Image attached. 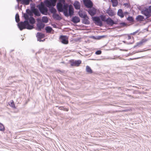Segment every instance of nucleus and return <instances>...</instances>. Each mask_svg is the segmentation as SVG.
<instances>
[{"label":"nucleus","instance_id":"f704fd0d","mask_svg":"<svg viewBox=\"0 0 151 151\" xmlns=\"http://www.w3.org/2000/svg\"><path fill=\"white\" fill-rule=\"evenodd\" d=\"M59 109L60 110H63L66 111H68V109L64 108L63 107H60L59 108Z\"/></svg>","mask_w":151,"mask_h":151},{"label":"nucleus","instance_id":"7ed1b4c3","mask_svg":"<svg viewBox=\"0 0 151 151\" xmlns=\"http://www.w3.org/2000/svg\"><path fill=\"white\" fill-rule=\"evenodd\" d=\"M57 0H46L45 3L47 7H50L52 6H55Z\"/></svg>","mask_w":151,"mask_h":151},{"label":"nucleus","instance_id":"2eb2a0df","mask_svg":"<svg viewBox=\"0 0 151 151\" xmlns=\"http://www.w3.org/2000/svg\"><path fill=\"white\" fill-rule=\"evenodd\" d=\"M75 9H79L81 7V4L78 1H75L73 4Z\"/></svg>","mask_w":151,"mask_h":151},{"label":"nucleus","instance_id":"f03ea898","mask_svg":"<svg viewBox=\"0 0 151 151\" xmlns=\"http://www.w3.org/2000/svg\"><path fill=\"white\" fill-rule=\"evenodd\" d=\"M18 26L21 30L26 28L28 29H31L33 28V26L29 24L27 21H25L24 22H22L19 23Z\"/></svg>","mask_w":151,"mask_h":151},{"label":"nucleus","instance_id":"0eeeda50","mask_svg":"<svg viewBox=\"0 0 151 151\" xmlns=\"http://www.w3.org/2000/svg\"><path fill=\"white\" fill-rule=\"evenodd\" d=\"M93 20L95 22L97 25L101 26L102 23L100 18L98 17H94L92 18Z\"/></svg>","mask_w":151,"mask_h":151},{"label":"nucleus","instance_id":"a18cd8bd","mask_svg":"<svg viewBox=\"0 0 151 151\" xmlns=\"http://www.w3.org/2000/svg\"><path fill=\"white\" fill-rule=\"evenodd\" d=\"M22 0H17V1H18V2H19V1H21L22 2Z\"/></svg>","mask_w":151,"mask_h":151},{"label":"nucleus","instance_id":"6ab92c4d","mask_svg":"<svg viewBox=\"0 0 151 151\" xmlns=\"http://www.w3.org/2000/svg\"><path fill=\"white\" fill-rule=\"evenodd\" d=\"M88 17L87 16V17L85 18H84L83 20V23L85 24H90V22L88 20Z\"/></svg>","mask_w":151,"mask_h":151},{"label":"nucleus","instance_id":"dca6fc26","mask_svg":"<svg viewBox=\"0 0 151 151\" xmlns=\"http://www.w3.org/2000/svg\"><path fill=\"white\" fill-rule=\"evenodd\" d=\"M143 14L145 15L147 18H148L151 15V13L148 9H147L143 12Z\"/></svg>","mask_w":151,"mask_h":151},{"label":"nucleus","instance_id":"a19ab883","mask_svg":"<svg viewBox=\"0 0 151 151\" xmlns=\"http://www.w3.org/2000/svg\"><path fill=\"white\" fill-rule=\"evenodd\" d=\"M138 32V31H137L135 32H133L132 33L130 34V35H135L137 32Z\"/></svg>","mask_w":151,"mask_h":151},{"label":"nucleus","instance_id":"1a4fd4ad","mask_svg":"<svg viewBox=\"0 0 151 151\" xmlns=\"http://www.w3.org/2000/svg\"><path fill=\"white\" fill-rule=\"evenodd\" d=\"M39 9L41 13L43 14L47 13V9L44 6L43 4H41L39 7Z\"/></svg>","mask_w":151,"mask_h":151},{"label":"nucleus","instance_id":"ddd939ff","mask_svg":"<svg viewBox=\"0 0 151 151\" xmlns=\"http://www.w3.org/2000/svg\"><path fill=\"white\" fill-rule=\"evenodd\" d=\"M38 40H40L44 38L45 37L44 34L41 32H38L36 36Z\"/></svg>","mask_w":151,"mask_h":151},{"label":"nucleus","instance_id":"423d86ee","mask_svg":"<svg viewBox=\"0 0 151 151\" xmlns=\"http://www.w3.org/2000/svg\"><path fill=\"white\" fill-rule=\"evenodd\" d=\"M83 2L85 6L87 8H91L93 4L90 0H83Z\"/></svg>","mask_w":151,"mask_h":151},{"label":"nucleus","instance_id":"72a5a7b5","mask_svg":"<svg viewBox=\"0 0 151 151\" xmlns=\"http://www.w3.org/2000/svg\"><path fill=\"white\" fill-rule=\"evenodd\" d=\"M127 19L128 21H129L130 22H133L134 21V19L133 17H129Z\"/></svg>","mask_w":151,"mask_h":151},{"label":"nucleus","instance_id":"5701e85b","mask_svg":"<svg viewBox=\"0 0 151 151\" xmlns=\"http://www.w3.org/2000/svg\"><path fill=\"white\" fill-rule=\"evenodd\" d=\"M53 17L54 19L57 20H60L61 19L60 17L58 14H53Z\"/></svg>","mask_w":151,"mask_h":151},{"label":"nucleus","instance_id":"393cba45","mask_svg":"<svg viewBox=\"0 0 151 151\" xmlns=\"http://www.w3.org/2000/svg\"><path fill=\"white\" fill-rule=\"evenodd\" d=\"M86 71L89 73H93L92 70L91 68L88 66H86Z\"/></svg>","mask_w":151,"mask_h":151},{"label":"nucleus","instance_id":"79ce46f5","mask_svg":"<svg viewBox=\"0 0 151 151\" xmlns=\"http://www.w3.org/2000/svg\"><path fill=\"white\" fill-rule=\"evenodd\" d=\"M124 5L125 6L127 7H129V4H124Z\"/></svg>","mask_w":151,"mask_h":151},{"label":"nucleus","instance_id":"a211bd4d","mask_svg":"<svg viewBox=\"0 0 151 151\" xmlns=\"http://www.w3.org/2000/svg\"><path fill=\"white\" fill-rule=\"evenodd\" d=\"M72 21L74 23H77L80 22V19L78 17L75 16L73 18Z\"/></svg>","mask_w":151,"mask_h":151},{"label":"nucleus","instance_id":"2f4dec72","mask_svg":"<svg viewBox=\"0 0 151 151\" xmlns=\"http://www.w3.org/2000/svg\"><path fill=\"white\" fill-rule=\"evenodd\" d=\"M5 130V129L4 125L0 123V131H4Z\"/></svg>","mask_w":151,"mask_h":151},{"label":"nucleus","instance_id":"c85d7f7f","mask_svg":"<svg viewBox=\"0 0 151 151\" xmlns=\"http://www.w3.org/2000/svg\"><path fill=\"white\" fill-rule=\"evenodd\" d=\"M29 22L30 24H33L35 23V20L34 18L31 17L29 18Z\"/></svg>","mask_w":151,"mask_h":151},{"label":"nucleus","instance_id":"cd10ccee","mask_svg":"<svg viewBox=\"0 0 151 151\" xmlns=\"http://www.w3.org/2000/svg\"><path fill=\"white\" fill-rule=\"evenodd\" d=\"M9 106L12 107L15 109L16 107L13 100H12L10 101V103L9 104Z\"/></svg>","mask_w":151,"mask_h":151},{"label":"nucleus","instance_id":"20e7f679","mask_svg":"<svg viewBox=\"0 0 151 151\" xmlns=\"http://www.w3.org/2000/svg\"><path fill=\"white\" fill-rule=\"evenodd\" d=\"M71 65L72 66H79L81 63V61L80 60H71L70 61Z\"/></svg>","mask_w":151,"mask_h":151},{"label":"nucleus","instance_id":"bb28decb","mask_svg":"<svg viewBox=\"0 0 151 151\" xmlns=\"http://www.w3.org/2000/svg\"><path fill=\"white\" fill-rule=\"evenodd\" d=\"M79 16L82 18H85L87 17V14L84 13H83L82 12H79Z\"/></svg>","mask_w":151,"mask_h":151},{"label":"nucleus","instance_id":"473e14b6","mask_svg":"<svg viewBox=\"0 0 151 151\" xmlns=\"http://www.w3.org/2000/svg\"><path fill=\"white\" fill-rule=\"evenodd\" d=\"M15 19L16 21L17 22H18L19 21V15L18 14H17L15 16Z\"/></svg>","mask_w":151,"mask_h":151},{"label":"nucleus","instance_id":"f8f14e48","mask_svg":"<svg viewBox=\"0 0 151 151\" xmlns=\"http://www.w3.org/2000/svg\"><path fill=\"white\" fill-rule=\"evenodd\" d=\"M106 13L110 16L112 17L115 15L114 12L111 9L109 8L106 11Z\"/></svg>","mask_w":151,"mask_h":151},{"label":"nucleus","instance_id":"37998d69","mask_svg":"<svg viewBox=\"0 0 151 151\" xmlns=\"http://www.w3.org/2000/svg\"><path fill=\"white\" fill-rule=\"evenodd\" d=\"M131 38V37L130 35H128V40L130 39Z\"/></svg>","mask_w":151,"mask_h":151},{"label":"nucleus","instance_id":"39448f33","mask_svg":"<svg viewBox=\"0 0 151 151\" xmlns=\"http://www.w3.org/2000/svg\"><path fill=\"white\" fill-rule=\"evenodd\" d=\"M61 42L63 44H67L68 43V38L66 36L61 35L60 38Z\"/></svg>","mask_w":151,"mask_h":151},{"label":"nucleus","instance_id":"58836bf2","mask_svg":"<svg viewBox=\"0 0 151 151\" xmlns=\"http://www.w3.org/2000/svg\"><path fill=\"white\" fill-rule=\"evenodd\" d=\"M101 51L100 50H97L95 52V54L97 55H100L101 53Z\"/></svg>","mask_w":151,"mask_h":151},{"label":"nucleus","instance_id":"6e6552de","mask_svg":"<svg viewBox=\"0 0 151 151\" xmlns=\"http://www.w3.org/2000/svg\"><path fill=\"white\" fill-rule=\"evenodd\" d=\"M93 20L95 22L97 25L101 26L102 23L100 18L98 17H94L92 18Z\"/></svg>","mask_w":151,"mask_h":151},{"label":"nucleus","instance_id":"7c9ffc66","mask_svg":"<svg viewBox=\"0 0 151 151\" xmlns=\"http://www.w3.org/2000/svg\"><path fill=\"white\" fill-rule=\"evenodd\" d=\"M143 19V17L141 15H139L137 17V19L138 21H142Z\"/></svg>","mask_w":151,"mask_h":151},{"label":"nucleus","instance_id":"ea45409f","mask_svg":"<svg viewBox=\"0 0 151 151\" xmlns=\"http://www.w3.org/2000/svg\"><path fill=\"white\" fill-rule=\"evenodd\" d=\"M147 41V40H146L143 39L140 42L139 44H142L143 43L146 42Z\"/></svg>","mask_w":151,"mask_h":151},{"label":"nucleus","instance_id":"9b49d317","mask_svg":"<svg viewBox=\"0 0 151 151\" xmlns=\"http://www.w3.org/2000/svg\"><path fill=\"white\" fill-rule=\"evenodd\" d=\"M88 12L91 16H93L96 14V10L94 8H91L88 10Z\"/></svg>","mask_w":151,"mask_h":151},{"label":"nucleus","instance_id":"4c0bfd02","mask_svg":"<svg viewBox=\"0 0 151 151\" xmlns=\"http://www.w3.org/2000/svg\"><path fill=\"white\" fill-rule=\"evenodd\" d=\"M24 17L25 19L26 20V21H27L29 19V16L27 14H24Z\"/></svg>","mask_w":151,"mask_h":151},{"label":"nucleus","instance_id":"aec40b11","mask_svg":"<svg viewBox=\"0 0 151 151\" xmlns=\"http://www.w3.org/2000/svg\"><path fill=\"white\" fill-rule=\"evenodd\" d=\"M117 14L121 18H123L124 17V15L123 12L121 9H119L118 10Z\"/></svg>","mask_w":151,"mask_h":151},{"label":"nucleus","instance_id":"a878e982","mask_svg":"<svg viewBox=\"0 0 151 151\" xmlns=\"http://www.w3.org/2000/svg\"><path fill=\"white\" fill-rule=\"evenodd\" d=\"M111 2L112 3V5L113 6L115 7L117 6L118 4L117 0H111Z\"/></svg>","mask_w":151,"mask_h":151},{"label":"nucleus","instance_id":"c03bdc74","mask_svg":"<svg viewBox=\"0 0 151 151\" xmlns=\"http://www.w3.org/2000/svg\"><path fill=\"white\" fill-rule=\"evenodd\" d=\"M148 9L150 11V12L151 13V6H150L149 7V9Z\"/></svg>","mask_w":151,"mask_h":151},{"label":"nucleus","instance_id":"412c9836","mask_svg":"<svg viewBox=\"0 0 151 151\" xmlns=\"http://www.w3.org/2000/svg\"><path fill=\"white\" fill-rule=\"evenodd\" d=\"M32 12L35 15L37 16H39L40 15V14L38 10L36 9H32Z\"/></svg>","mask_w":151,"mask_h":151},{"label":"nucleus","instance_id":"c756f323","mask_svg":"<svg viewBox=\"0 0 151 151\" xmlns=\"http://www.w3.org/2000/svg\"><path fill=\"white\" fill-rule=\"evenodd\" d=\"M42 21L43 22L46 23L48 22V20L47 17H44L42 18Z\"/></svg>","mask_w":151,"mask_h":151},{"label":"nucleus","instance_id":"9d476101","mask_svg":"<svg viewBox=\"0 0 151 151\" xmlns=\"http://www.w3.org/2000/svg\"><path fill=\"white\" fill-rule=\"evenodd\" d=\"M106 22L107 24L110 26H112L115 24L114 22L110 17L106 19Z\"/></svg>","mask_w":151,"mask_h":151},{"label":"nucleus","instance_id":"4be33fe9","mask_svg":"<svg viewBox=\"0 0 151 151\" xmlns=\"http://www.w3.org/2000/svg\"><path fill=\"white\" fill-rule=\"evenodd\" d=\"M32 0H22V4L25 5H28L29 4L30 1Z\"/></svg>","mask_w":151,"mask_h":151},{"label":"nucleus","instance_id":"f257e3e1","mask_svg":"<svg viewBox=\"0 0 151 151\" xmlns=\"http://www.w3.org/2000/svg\"><path fill=\"white\" fill-rule=\"evenodd\" d=\"M65 1V0H60L58 3L57 4V8L59 12H63L65 16H68V5L67 4H65L63 7V4H64Z\"/></svg>","mask_w":151,"mask_h":151},{"label":"nucleus","instance_id":"f3484780","mask_svg":"<svg viewBox=\"0 0 151 151\" xmlns=\"http://www.w3.org/2000/svg\"><path fill=\"white\" fill-rule=\"evenodd\" d=\"M45 26V24L42 23H38L37 25V28L39 31L43 29Z\"/></svg>","mask_w":151,"mask_h":151},{"label":"nucleus","instance_id":"e433bc0d","mask_svg":"<svg viewBox=\"0 0 151 151\" xmlns=\"http://www.w3.org/2000/svg\"><path fill=\"white\" fill-rule=\"evenodd\" d=\"M50 11L52 13H55L56 12V10L54 8H52L50 9Z\"/></svg>","mask_w":151,"mask_h":151},{"label":"nucleus","instance_id":"4468645a","mask_svg":"<svg viewBox=\"0 0 151 151\" xmlns=\"http://www.w3.org/2000/svg\"><path fill=\"white\" fill-rule=\"evenodd\" d=\"M74 13V9L72 5H70L69 6L68 16H71Z\"/></svg>","mask_w":151,"mask_h":151},{"label":"nucleus","instance_id":"c9c22d12","mask_svg":"<svg viewBox=\"0 0 151 151\" xmlns=\"http://www.w3.org/2000/svg\"><path fill=\"white\" fill-rule=\"evenodd\" d=\"M100 18L102 21L106 22V17L105 16L101 15L100 16Z\"/></svg>","mask_w":151,"mask_h":151},{"label":"nucleus","instance_id":"b1692460","mask_svg":"<svg viewBox=\"0 0 151 151\" xmlns=\"http://www.w3.org/2000/svg\"><path fill=\"white\" fill-rule=\"evenodd\" d=\"M45 29L46 31V32L47 33L51 32L52 30V28L49 26L46 27L45 28Z\"/></svg>","mask_w":151,"mask_h":151},{"label":"nucleus","instance_id":"49530a36","mask_svg":"<svg viewBox=\"0 0 151 151\" xmlns=\"http://www.w3.org/2000/svg\"><path fill=\"white\" fill-rule=\"evenodd\" d=\"M125 13L128 14V12H125Z\"/></svg>","mask_w":151,"mask_h":151}]
</instances>
